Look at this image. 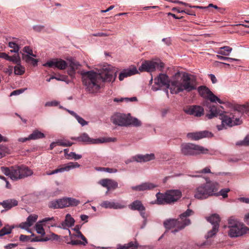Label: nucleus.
Here are the masks:
<instances>
[{
    "label": "nucleus",
    "instance_id": "obj_36",
    "mask_svg": "<svg viewBox=\"0 0 249 249\" xmlns=\"http://www.w3.org/2000/svg\"><path fill=\"white\" fill-rule=\"evenodd\" d=\"M127 126L133 125L134 126H140L141 125V122L137 118L128 116Z\"/></svg>",
    "mask_w": 249,
    "mask_h": 249
},
{
    "label": "nucleus",
    "instance_id": "obj_63",
    "mask_svg": "<svg viewBox=\"0 0 249 249\" xmlns=\"http://www.w3.org/2000/svg\"><path fill=\"white\" fill-rule=\"evenodd\" d=\"M244 112H247L249 111V103H247L246 104L243 105Z\"/></svg>",
    "mask_w": 249,
    "mask_h": 249
},
{
    "label": "nucleus",
    "instance_id": "obj_11",
    "mask_svg": "<svg viewBox=\"0 0 249 249\" xmlns=\"http://www.w3.org/2000/svg\"><path fill=\"white\" fill-rule=\"evenodd\" d=\"M163 67L164 64L162 62L147 60L142 63L139 70L141 71L152 72L157 69L161 71Z\"/></svg>",
    "mask_w": 249,
    "mask_h": 249
},
{
    "label": "nucleus",
    "instance_id": "obj_46",
    "mask_svg": "<svg viewBox=\"0 0 249 249\" xmlns=\"http://www.w3.org/2000/svg\"><path fill=\"white\" fill-rule=\"evenodd\" d=\"M12 228L9 226H6L0 230V236H3L6 234H9L11 232Z\"/></svg>",
    "mask_w": 249,
    "mask_h": 249
},
{
    "label": "nucleus",
    "instance_id": "obj_25",
    "mask_svg": "<svg viewBox=\"0 0 249 249\" xmlns=\"http://www.w3.org/2000/svg\"><path fill=\"white\" fill-rule=\"evenodd\" d=\"M157 187V185L151 182H144L140 185L132 186V189L136 191H143L152 189Z\"/></svg>",
    "mask_w": 249,
    "mask_h": 249
},
{
    "label": "nucleus",
    "instance_id": "obj_54",
    "mask_svg": "<svg viewBox=\"0 0 249 249\" xmlns=\"http://www.w3.org/2000/svg\"><path fill=\"white\" fill-rule=\"evenodd\" d=\"M76 119L78 122L81 124L82 126L86 125L88 124V122L86 121L83 118L77 115L76 117Z\"/></svg>",
    "mask_w": 249,
    "mask_h": 249
},
{
    "label": "nucleus",
    "instance_id": "obj_47",
    "mask_svg": "<svg viewBox=\"0 0 249 249\" xmlns=\"http://www.w3.org/2000/svg\"><path fill=\"white\" fill-rule=\"evenodd\" d=\"M82 158V155L79 154H77L75 152H71L69 154H68V159L71 160L74 159L75 160H77Z\"/></svg>",
    "mask_w": 249,
    "mask_h": 249
},
{
    "label": "nucleus",
    "instance_id": "obj_58",
    "mask_svg": "<svg viewBox=\"0 0 249 249\" xmlns=\"http://www.w3.org/2000/svg\"><path fill=\"white\" fill-rule=\"evenodd\" d=\"M29 240H30V237L29 236L21 234L19 236V240L22 242H25Z\"/></svg>",
    "mask_w": 249,
    "mask_h": 249
},
{
    "label": "nucleus",
    "instance_id": "obj_59",
    "mask_svg": "<svg viewBox=\"0 0 249 249\" xmlns=\"http://www.w3.org/2000/svg\"><path fill=\"white\" fill-rule=\"evenodd\" d=\"M9 55L5 53H0V58L8 61Z\"/></svg>",
    "mask_w": 249,
    "mask_h": 249
},
{
    "label": "nucleus",
    "instance_id": "obj_30",
    "mask_svg": "<svg viewBox=\"0 0 249 249\" xmlns=\"http://www.w3.org/2000/svg\"><path fill=\"white\" fill-rule=\"evenodd\" d=\"M18 204V201L15 199H8L3 201L2 202H0V204L1 205L3 208L7 209H10L13 207L17 206Z\"/></svg>",
    "mask_w": 249,
    "mask_h": 249
},
{
    "label": "nucleus",
    "instance_id": "obj_27",
    "mask_svg": "<svg viewBox=\"0 0 249 249\" xmlns=\"http://www.w3.org/2000/svg\"><path fill=\"white\" fill-rule=\"evenodd\" d=\"M223 114V111L215 106H213L210 107V113L207 114V117L211 119L214 117L219 115L220 117Z\"/></svg>",
    "mask_w": 249,
    "mask_h": 249
},
{
    "label": "nucleus",
    "instance_id": "obj_61",
    "mask_svg": "<svg viewBox=\"0 0 249 249\" xmlns=\"http://www.w3.org/2000/svg\"><path fill=\"white\" fill-rule=\"evenodd\" d=\"M199 173L206 174V173H211V172L210 168L208 167H206L204 168L203 169H202V170L199 171Z\"/></svg>",
    "mask_w": 249,
    "mask_h": 249
},
{
    "label": "nucleus",
    "instance_id": "obj_28",
    "mask_svg": "<svg viewBox=\"0 0 249 249\" xmlns=\"http://www.w3.org/2000/svg\"><path fill=\"white\" fill-rule=\"evenodd\" d=\"M128 207L133 211H145V208L140 200H135L130 204Z\"/></svg>",
    "mask_w": 249,
    "mask_h": 249
},
{
    "label": "nucleus",
    "instance_id": "obj_56",
    "mask_svg": "<svg viewBox=\"0 0 249 249\" xmlns=\"http://www.w3.org/2000/svg\"><path fill=\"white\" fill-rule=\"evenodd\" d=\"M67 243L68 244H71V245H72L73 246L78 245H84L83 241H79V240H71V242H68Z\"/></svg>",
    "mask_w": 249,
    "mask_h": 249
},
{
    "label": "nucleus",
    "instance_id": "obj_15",
    "mask_svg": "<svg viewBox=\"0 0 249 249\" xmlns=\"http://www.w3.org/2000/svg\"><path fill=\"white\" fill-rule=\"evenodd\" d=\"M60 209L65 207L76 206L80 203V201L73 197H65L58 199Z\"/></svg>",
    "mask_w": 249,
    "mask_h": 249
},
{
    "label": "nucleus",
    "instance_id": "obj_55",
    "mask_svg": "<svg viewBox=\"0 0 249 249\" xmlns=\"http://www.w3.org/2000/svg\"><path fill=\"white\" fill-rule=\"evenodd\" d=\"M44 27L42 25H36L33 27V29L36 32H40L44 29Z\"/></svg>",
    "mask_w": 249,
    "mask_h": 249
},
{
    "label": "nucleus",
    "instance_id": "obj_18",
    "mask_svg": "<svg viewBox=\"0 0 249 249\" xmlns=\"http://www.w3.org/2000/svg\"><path fill=\"white\" fill-rule=\"evenodd\" d=\"M80 166V164L76 162H70L67 164L64 165V166L63 167H61V168L56 169L52 172H47L46 174L47 175H53L54 174H56V173H58L59 172L69 171L72 169L78 168Z\"/></svg>",
    "mask_w": 249,
    "mask_h": 249
},
{
    "label": "nucleus",
    "instance_id": "obj_20",
    "mask_svg": "<svg viewBox=\"0 0 249 249\" xmlns=\"http://www.w3.org/2000/svg\"><path fill=\"white\" fill-rule=\"evenodd\" d=\"M167 200L169 203L174 202L178 200L181 196V192L179 190H170L166 192Z\"/></svg>",
    "mask_w": 249,
    "mask_h": 249
},
{
    "label": "nucleus",
    "instance_id": "obj_38",
    "mask_svg": "<svg viewBox=\"0 0 249 249\" xmlns=\"http://www.w3.org/2000/svg\"><path fill=\"white\" fill-rule=\"evenodd\" d=\"M22 52H20L21 55L22 54L25 55V56L31 55L34 57H36V55L33 53V49L29 46H25L22 50Z\"/></svg>",
    "mask_w": 249,
    "mask_h": 249
},
{
    "label": "nucleus",
    "instance_id": "obj_8",
    "mask_svg": "<svg viewBox=\"0 0 249 249\" xmlns=\"http://www.w3.org/2000/svg\"><path fill=\"white\" fill-rule=\"evenodd\" d=\"M235 115L233 113L231 114L230 116L227 115H222L221 116L222 124L217 125V129L219 130H222L225 126L231 127L235 125H238L241 124V121L239 118H235Z\"/></svg>",
    "mask_w": 249,
    "mask_h": 249
},
{
    "label": "nucleus",
    "instance_id": "obj_33",
    "mask_svg": "<svg viewBox=\"0 0 249 249\" xmlns=\"http://www.w3.org/2000/svg\"><path fill=\"white\" fill-rule=\"evenodd\" d=\"M45 137V135L38 130H34L32 134L29 136V139L31 140H37Z\"/></svg>",
    "mask_w": 249,
    "mask_h": 249
},
{
    "label": "nucleus",
    "instance_id": "obj_26",
    "mask_svg": "<svg viewBox=\"0 0 249 249\" xmlns=\"http://www.w3.org/2000/svg\"><path fill=\"white\" fill-rule=\"evenodd\" d=\"M138 72V70L136 67L124 70L120 73L119 79L120 81H122L125 77L134 75Z\"/></svg>",
    "mask_w": 249,
    "mask_h": 249
},
{
    "label": "nucleus",
    "instance_id": "obj_16",
    "mask_svg": "<svg viewBox=\"0 0 249 249\" xmlns=\"http://www.w3.org/2000/svg\"><path fill=\"white\" fill-rule=\"evenodd\" d=\"M213 136V134L207 130L188 133L187 137L192 140L197 141L204 138H210Z\"/></svg>",
    "mask_w": 249,
    "mask_h": 249
},
{
    "label": "nucleus",
    "instance_id": "obj_57",
    "mask_svg": "<svg viewBox=\"0 0 249 249\" xmlns=\"http://www.w3.org/2000/svg\"><path fill=\"white\" fill-rule=\"evenodd\" d=\"M58 105V102L56 101H53L51 102H47L45 104V107H53L56 106Z\"/></svg>",
    "mask_w": 249,
    "mask_h": 249
},
{
    "label": "nucleus",
    "instance_id": "obj_5",
    "mask_svg": "<svg viewBox=\"0 0 249 249\" xmlns=\"http://www.w3.org/2000/svg\"><path fill=\"white\" fill-rule=\"evenodd\" d=\"M228 235L231 237H237L241 236L249 231V228L243 223L239 222L234 219H230L229 220Z\"/></svg>",
    "mask_w": 249,
    "mask_h": 249
},
{
    "label": "nucleus",
    "instance_id": "obj_34",
    "mask_svg": "<svg viewBox=\"0 0 249 249\" xmlns=\"http://www.w3.org/2000/svg\"><path fill=\"white\" fill-rule=\"evenodd\" d=\"M232 50V49L231 47L226 46L220 48L219 50L217 52V53L219 54L227 56L229 55Z\"/></svg>",
    "mask_w": 249,
    "mask_h": 249
},
{
    "label": "nucleus",
    "instance_id": "obj_12",
    "mask_svg": "<svg viewBox=\"0 0 249 249\" xmlns=\"http://www.w3.org/2000/svg\"><path fill=\"white\" fill-rule=\"evenodd\" d=\"M80 142H83L86 144H98L109 142H115L116 138H99L92 139L89 137L86 133H83L79 136Z\"/></svg>",
    "mask_w": 249,
    "mask_h": 249
},
{
    "label": "nucleus",
    "instance_id": "obj_14",
    "mask_svg": "<svg viewBox=\"0 0 249 249\" xmlns=\"http://www.w3.org/2000/svg\"><path fill=\"white\" fill-rule=\"evenodd\" d=\"M128 116L124 114L117 113L114 114L111 117V121L115 125L121 126H126Z\"/></svg>",
    "mask_w": 249,
    "mask_h": 249
},
{
    "label": "nucleus",
    "instance_id": "obj_64",
    "mask_svg": "<svg viewBox=\"0 0 249 249\" xmlns=\"http://www.w3.org/2000/svg\"><path fill=\"white\" fill-rule=\"evenodd\" d=\"M244 222L248 225H249V213L245 214L244 219Z\"/></svg>",
    "mask_w": 249,
    "mask_h": 249
},
{
    "label": "nucleus",
    "instance_id": "obj_49",
    "mask_svg": "<svg viewBox=\"0 0 249 249\" xmlns=\"http://www.w3.org/2000/svg\"><path fill=\"white\" fill-rule=\"evenodd\" d=\"M8 149L5 145L0 144V153L1 154L0 156V159L4 157L8 153Z\"/></svg>",
    "mask_w": 249,
    "mask_h": 249
},
{
    "label": "nucleus",
    "instance_id": "obj_37",
    "mask_svg": "<svg viewBox=\"0 0 249 249\" xmlns=\"http://www.w3.org/2000/svg\"><path fill=\"white\" fill-rule=\"evenodd\" d=\"M8 61L12 62L14 64H18L21 63V59L19 55V53H15L12 56H9Z\"/></svg>",
    "mask_w": 249,
    "mask_h": 249
},
{
    "label": "nucleus",
    "instance_id": "obj_39",
    "mask_svg": "<svg viewBox=\"0 0 249 249\" xmlns=\"http://www.w3.org/2000/svg\"><path fill=\"white\" fill-rule=\"evenodd\" d=\"M139 244L137 241H131L127 244L122 246V249H137Z\"/></svg>",
    "mask_w": 249,
    "mask_h": 249
},
{
    "label": "nucleus",
    "instance_id": "obj_35",
    "mask_svg": "<svg viewBox=\"0 0 249 249\" xmlns=\"http://www.w3.org/2000/svg\"><path fill=\"white\" fill-rule=\"evenodd\" d=\"M14 73L16 75H22L25 71V67L21 63L17 64L14 68Z\"/></svg>",
    "mask_w": 249,
    "mask_h": 249
},
{
    "label": "nucleus",
    "instance_id": "obj_7",
    "mask_svg": "<svg viewBox=\"0 0 249 249\" xmlns=\"http://www.w3.org/2000/svg\"><path fill=\"white\" fill-rule=\"evenodd\" d=\"M190 224L191 221L189 219H185L183 221V224L180 221L174 219L167 220L164 222V225L166 229L175 228L174 230L172 231L173 233H175L183 229L186 226H188Z\"/></svg>",
    "mask_w": 249,
    "mask_h": 249
},
{
    "label": "nucleus",
    "instance_id": "obj_45",
    "mask_svg": "<svg viewBox=\"0 0 249 249\" xmlns=\"http://www.w3.org/2000/svg\"><path fill=\"white\" fill-rule=\"evenodd\" d=\"M74 236L80 238L83 241L84 246H85L88 244V241L85 237L82 234L81 231H80L78 230H76V233L73 235Z\"/></svg>",
    "mask_w": 249,
    "mask_h": 249
},
{
    "label": "nucleus",
    "instance_id": "obj_10",
    "mask_svg": "<svg viewBox=\"0 0 249 249\" xmlns=\"http://www.w3.org/2000/svg\"><path fill=\"white\" fill-rule=\"evenodd\" d=\"M199 95L204 98L209 100L212 103L218 102L220 104H223L224 102L215 95L210 89L205 86H201L197 88Z\"/></svg>",
    "mask_w": 249,
    "mask_h": 249
},
{
    "label": "nucleus",
    "instance_id": "obj_4",
    "mask_svg": "<svg viewBox=\"0 0 249 249\" xmlns=\"http://www.w3.org/2000/svg\"><path fill=\"white\" fill-rule=\"evenodd\" d=\"M0 169L4 175L9 176L11 179L15 181L27 178L33 175V170L23 165L12 166L10 168L1 167Z\"/></svg>",
    "mask_w": 249,
    "mask_h": 249
},
{
    "label": "nucleus",
    "instance_id": "obj_43",
    "mask_svg": "<svg viewBox=\"0 0 249 249\" xmlns=\"http://www.w3.org/2000/svg\"><path fill=\"white\" fill-rule=\"evenodd\" d=\"M193 213V212L191 209H187L184 213H181L179 217L180 219V221L182 222V224H183V221L185 219H187V217L191 215Z\"/></svg>",
    "mask_w": 249,
    "mask_h": 249
},
{
    "label": "nucleus",
    "instance_id": "obj_32",
    "mask_svg": "<svg viewBox=\"0 0 249 249\" xmlns=\"http://www.w3.org/2000/svg\"><path fill=\"white\" fill-rule=\"evenodd\" d=\"M35 57L31 55L25 56V55L24 54L22 55V59L23 61L27 63H31L34 66H37L38 62L37 59L34 58Z\"/></svg>",
    "mask_w": 249,
    "mask_h": 249
},
{
    "label": "nucleus",
    "instance_id": "obj_1",
    "mask_svg": "<svg viewBox=\"0 0 249 249\" xmlns=\"http://www.w3.org/2000/svg\"><path fill=\"white\" fill-rule=\"evenodd\" d=\"M80 74L86 90L91 93H96L99 90L102 82H113L117 76V71L110 66H104L99 73L93 71H82Z\"/></svg>",
    "mask_w": 249,
    "mask_h": 249
},
{
    "label": "nucleus",
    "instance_id": "obj_60",
    "mask_svg": "<svg viewBox=\"0 0 249 249\" xmlns=\"http://www.w3.org/2000/svg\"><path fill=\"white\" fill-rule=\"evenodd\" d=\"M238 200L240 202L245 203L247 204H249V198L239 197L238 198Z\"/></svg>",
    "mask_w": 249,
    "mask_h": 249
},
{
    "label": "nucleus",
    "instance_id": "obj_48",
    "mask_svg": "<svg viewBox=\"0 0 249 249\" xmlns=\"http://www.w3.org/2000/svg\"><path fill=\"white\" fill-rule=\"evenodd\" d=\"M237 145L249 146V135H247L245 139L236 142Z\"/></svg>",
    "mask_w": 249,
    "mask_h": 249
},
{
    "label": "nucleus",
    "instance_id": "obj_44",
    "mask_svg": "<svg viewBox=\"0 0 249 249\" xmlns=\"http://www.w3.org/2000/svg\"><path fill=\"white\" fill-rule=\"evenodd\" d=\"M48 206L50 208L56 209H60L58 199L54 200L49 202Z\"/></svg>",
    "mask_w": 249,
    "mask_h": 249
},
{
    "label": "nucleus",
    "instance_id": "obj_41",
    "mask_svg": "<svg viewBox=\"0 0 249 249\" xmlns=\"http://www.w3.org/2000/svg\"><path fill=\"white\" fill-rule=\"evenodd\" d=\"M8 47L11 49V53H19L20 47L16 43L14 42H9L8 43Z\"/></svg>",
    "mask_w": 249,
    "mask_h": 249
},
{
    "label": "nucleus",
    "instance_id": "obj_29",
    "mask_svg": "<svg viewBox=\"0 0 249 249\" xmlns=\"http://www.w3.org/2000/svg\"><path fill=\"white\" fill-rule=\"evenodd\" d=\"M74 223V219L71 217L70 214H67L66 216L65 221L61 223V226L63 229H66L67 227L72 226Z\"/></svg>",
    "mask_w": 249,
    "mask_h": 249
},
{
    "label": "nucleus",
    "instance_id": "obj_42",
    "mask_svg": "<svg viewBox=\"0 0 249 249\" xmlns=\"http://www.w3.org/2000/svg\"><path fill=\"white\" fill-rule=\"evenodd\" d=\"M230 190L229 188H225L221 189L219 192H214L213 196H221L223 198H226L228 197V193L230 192Z\"/></svg>",
    "mask_w": 249,
    "mask_h": 249
},
{
    "label": "nucleus",
    "instance_id": "obj_40",
    "mask_svg": "<svg viewBox=\"0 0 249 249\" xmlns=\"http://www.w3.org/2000/svg\"><path fill=\"white\" fill-rule=\"evenodd\" d=\"M43 224L42 221H39L37 222L35 226V229L37 233L44 235L45 234V232L43 228Z\"/></svg>",
    "mask_w": 249,
    "mask_h": 249
},
{
    "label": "nucleus",
    "instance_id": "obj_50",
    "mask_svg": "<svg viewBox=\"0 0 249 249\" xmlns=\"http://www.w3.org/2000/svg\"><path fill=\"white\" fill-rule=\"evenodd\" d=\"M243 105H237L234 107V113H233L234 115H235L236 113H240L242 114L244 113V110H243Z\"/></svg>",
    "mask_w": 249,
    "mask_h": 249
},
{
    "label": "nucleus",
    "instance_id": "obj_62",
    "mask_svg": "<svg viewBox=\"0 0 249 249\" xmlns=\"http://www.w3.org/2000/svg\"><path fill=\"white\" fill-rule=\"evenodd\" d=\"M124 101L126 102H134L137 101V99L136 97H133L131 98H124Z\"/></svg>",
    "mask_w": 249,
    "mask_h": 249
},
{
    "label": "nucleus",
    "instance_id": "obj_3",
    "mask_svg": "<svg viewBox=\"0 0 249 249\" xmlns=\"http://www.w3.org/2000/svg\"><path fill=\"white\" fill-rule=\"evenodd\" d=\"M204 184H202L195 189L194 197L197 199L203 200L213 196L214 192H217L219 189V184L207 178Z\"/></svg>",
    "mask_w": 249,
    "mask_h": 249
},
{
    "label": "nucleus",
    "instance_id": "obj_52",
    "mask_svg": "<svg viewBox=\"0 0 249 249\" xmlns=\"http://www.w3.org/2000/svg\"><path fill=\"white\" fill-rule=\"evenodd\" d=\"M223 55H216V57L219 59H220V60H228V61H229L230 62H231L232 61H237V62H239L240 60L238 59H236V58H231V57H225V56H222Z\"/></svg>",
    "mask_w": 249,
    "mask_h": 249
},
{
    "label": "nucleus",
    "instance_id": "obj_24",
    "mask_svg": "<svg viewBox=\"0 0 249 249\" xmlns=\"http://www.w3.org/2000/svg\"><path fill=\"white\" fill-rule=\"evenodd\" d=\"M100 206L106 209H120L125 207L124 205L119 203L109 201H104L102 202Z\"/></svg>",
    "mask_w": 249,
    "mask_h": 249
},
{
    "label": "nucleus",
    "instance_id": "obj_23",
    "mask_svg": "<svg viewBox=\"0 0 249 249\" xmlns=\"http://www.w3.org/2000/svg\"><path fill=\"white\" fill-rule=\"evenodd\" d=\"M155 159V155L153 153L145 155H137L133 157L134 160L139 162H147Z\"/></svg>",
    "mask_w": 249,
    "mask_h": 249
},
{
    "label": "nucleus",
    "instance_id": "obj_19",
    "mask_svg": "<svg viewBox=\"0 0 249 249\" xmlns=\"http://www.w3.org/2000/svg\"><path fill=\"white\" fill-rule=\"evenodd\" d=\"M185 113L196 117H200L204 114V109L199 106H190L184 110Z\"/></svg>",
    "mask_w": 249,
    "mask_h": 249
},
{
    "label": "nucleus",
    "instance_id": "obj_22",
    "mask_svg": "<svg viewBox=\"0 0 249 249\" xmlns=\"http://www.w3.org/2000/svg\"><path fill=\"white\" fill-rule=\"evenodd\" d=\"M98 183L104 187H106L108 190L115 189L118 187V183L111 179L105 178L101 179Z\"/></svg>",
    "mask_w": 249,
    "mask_h": 249
},
{
    "label": "nucleus",
    "instance_id": "obj_17",
    "mask_svg": "<svg viewBox=\"0 0 249 249\" xmlns=\"http://www.w3.org/2000/svg\"><path fill=\"white\" fill-rule=\"evenodd\" d=\"M45 67L56 68L59 70H64L67 66L66 62L61 59H53L43 64Z\"/></svg>",
    "mask_w": 249,
    "mask_h": 249
},
{
    "label": "nucleus",
    "instance_id": "obj_13",
    "mask_svg": "<svg viewBox=\"0 0 249 249\" xmlns=\"http://www.w3.org/2000/svg\"><path fill=\"white\" fill-rule=\"evenodd\" d=\"M207 220L213 225L212 230L209 231L205 236L206 239H208L215 235L218 231L220 219L218 214H213L207 217Z\"/></svg>",
    "mask_w": 249,
    "mask_h": 249
},
{
    "label": "nucleus",
    "instance_id": "obj_9",
    "mask_svg": "<svg viewBox=\"0 0 249 249\" xmlns=\"http://www.w3.org/2000/svg\"><path fill=\"white\" fill-rule=\"evenodd\" d=\"M170 79L169 77L165 74L160 73L154 79V84L152 86V89L156 91L160 90L162 87L170 88Z\"/></svg>",
    "mask_w": 249,
    "mask_h": 249
},
{
    "label": "nucleus",
    "instance_id": "obj_31",
    "mask_svg": "<svg viewBox=\"0 0 249 249\" xmlns=\"http://www.w3.org/2000/svg\"><path fill=\"white\" fill-rule=\"evenodd\" d=\"M166 193L161 194L158 193L156 194L157 203L159 204H168V201L167 199Z\"/></svg>",
    "mask_w": 249,
    "mask_h": 249
},
{
    "label": "nucleus",
    "instance_id": "obj_21",
    "mask_svg": "<svg viewBox=\"0 0 249 249\" xmlns=\"http://www.w3.org/2000/svg\"><path fill=\"white\" fill-rule=\"evenodd\" d=\"M38 216L36 214H31L27 218L24 222H22L19 225V227L22 229L27 230L31 227L37 220Z\"/></svg>",
    "mask_w": 249,
    "mask_h": 249
},
{
    "label": "nucleus",
    "instance_id": "obj_6",
    "mask_svg": "<svg viewBox=\"0 0 249 249\" xmlns=\"http://www.w3.org/2000/svg\"><path fill=\"white\" fill-rule=\"evenodd\" d=\"M181 153L184 156H194L208 153L209 150L199 145L184 143L181 145Z\"/></svg>",
    "mask_w": 249,
    "mask_h": 249
},
{
    "label": "nucleus",
    "instance_id": "obj_51",
    "mask_svg": "<svg viewBox=\"0 0 249 249\" xmlns=\"http://www.w3.org/2000/svg\"><path fill=\"white\" fill-rule=\"evenodd\" d=\"M57 145L63 146H71L73 143L70 142L68 141H62V140H59L57 142Z\"/></svg>",
    "mask_w": 249,
    "mask_h": 249
},
{
    "label": "nucleus",
    "instance_id": "obj_53",
    "mask_svg": "<svg viewBox=\"0 0 249 249\" xmlns=\"http://www.w3.org/2000/svg\"><path fill=\"white\" fill-rule=\"evenodd\" d=\"M81 65L77 61H71L70 64V67L75 71L79 69Z\"/></svg>",
    "mask_w": 249,
    "mask_h": 249
},
{
    "label": "nucleus",
    "instance_id": "obj_2",
    "mask_svg": "<svg viewBox=\"0 0 249 249\" xmlns=\"http://www.w3.org/2000/svg\"><path fill=\"white\" fill-rule=\"evenodd\" d=\"M197 82L195 78L188 73H184L180 81L175 80L172 81L170 92L172 94H177L185 90L187 92L196 89Z\"/></svg>",
    "mask_w": 249,
    "mask_h": 249
}]
</instances>
